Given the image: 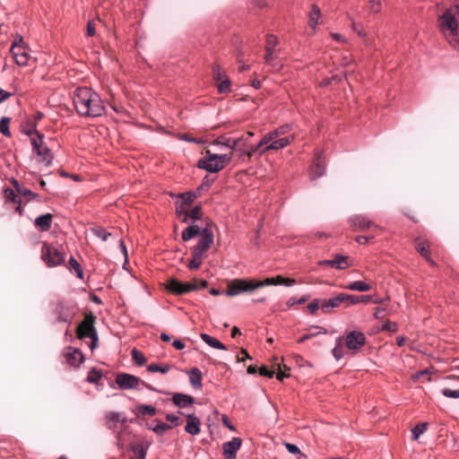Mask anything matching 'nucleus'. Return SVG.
Wrapping results in <instances>:
<instances>
[{"instance_id": "1", "label": "nucleus", "mask_w": 459, "mask_h": 459, "mask_svg": "<svg viewBox=\"0 0 459 459\" xmlns=\"http://www.w3.org/2000/svg\"><path fill=\"white\" fill-rule=\"evenodd\" d=\"M73 101L76 112L82 117H98L105 112L101 98L91 88H76L74 91Z\"/></svg>"}, {"instance_id": "2", "label": "nucleus", "mask_w": 459, "mask_h": 459, "mask_svg": "<svg viewBox=\"0 0 459 459\" xmlns=\"http://www.w3.org/2000/svg\"><path fill=\"white\" fill-rule=\"evenodd\" d=\"M438 24L449 45L459 52V6L447 8L439 17Z\"/></svg>"}, {"instance_id": "3", "label": "nucleus", "mask_w": 459, "mask_h": 459, "mask_svg": "<svg viewBox=\"0 0 459 459\" xmlns=\"http://www.w3.org/2000/svg\"><path fill=\"white\" fill-rule=\"evenodd\" d=\"M230 155L212 153L210 150H206L204 157L198 160L197 167L209 173H217L230 164Z\"/></svg>"}, {"instance_id": "4", "label": "nucleus", "mask_w": 459, "mask_h": 459, "mask_svg": "<svg viewBox=\"0 0 459 459\" xmlns=\"http://www.w3.org/2000/svg\"><path fill=\"white\" fill-rule=\"evenodd\" d=\"M208 285L206 280H202L199 284L182 282L177 279H170L168 281L167 289L175 294H185L192 290H197L199 289H204Z\"/></svg>"}, {"instance_id": "5", "label": "nucleus", "mask_w": 459, "mask_h": 459, "mask_svg": "<svg viewBox=\"0 0 459 459\" xmlns=\"http://www.w3.org/2000/svg\"><path fill=\"white\" fill-rule=\"evenodd\" d=\"M214 240V235L210 229L209 223L203 229L202 237L198 243L192 248V255L197 257H204L205 253L209 250Z\"/></svg>"}, {"instance_id": "6", "label": "nucleus", "mask_w": 459, "mask_h": 459, "mask_svg": "<svg viewBox=\"0 0 459 459\" xmlns=\"http://www.w3.org/2000/svg\"><path fill=\"white\" fill-rule=\"evenodd\" d=\"M41 258L48 267L60 265L65 261V256L59 249L52 245L44 243L41 248Z\"/></svg>"}, {"instance_id": "7", "label": "nucleus", "mask_w": 459, "mask_h": 459, "mask_svg": "<svg viewBox=\"0 0 459 459\" xmlns=\"http://www.w3.org/2000/svg\"><path fill=\"white\" fill-rule=\"evenodd\" d=\"M255 290V288L253 281L247 279H234L228 283L225 294L228 297H234L244 292H252Z\"/></svg>"}, {"instance_id": "8", "label": "nucleus", "mask_w": 459, "mask_h": 459, "mask_svg": "<svg viewBox=\"0 0 459 459\" xmlns=\"http://www.w3.org/2000/svg\"><path fill=\"white\" fill-rule=\"evenodd\" d=\"M75 314L76 309L74 306L63 301L58 302L54 310L55 321L70 325Z\"/></svg>"}, {"instance_id": "9", "label": "nucleus", "mask_w": 459, "mask_h": 459, "mask_svg": "<svg viewBox=\"0 0 459 459\" xmlns=\"http://www.w3.org/2000/svg\"><path fill=\"white\" fill-rule=\"evenodd\" d=\"M37 138L31 137L30 143L33 151L38 156L41 157V160L45 162L46 166H50L52 163V157L50 155L49 148L43 142V134L36 131Z\"/></svg>"}, {"instance_id": "10", "label": "nucleus", "mask_w": 459, "mask_h": 459, "mask_svg": "<svg viewBox=\"0 0 459 459\" xmlns=\"http://www.w3.org/2000/svg\"><path fill=\"white\" fill-rule=\"evenodd\" d=\"M290 129H291V126L289 124H286V125L281 126L277 127L276 129L267 133L266 134L264 135V137L259 141V143L257 144L252 146V149L250 150L251 152L255 153L257 151H259V149L263 145L267 144L269 142H271L272 140H273L274 138H276L281 134H285Z\"/></svg>"}, {"instance_id": "11", "label": "nucleus", "mask_w": 459, "mask_h": 459, "mask_svg": "<svg viewBox=\"0 0 459 459\" xmlns=\"http://www.w3.org/2000/svg\"><path fill=\"white\" fill-rule=\"evenodd\" d=\"M22 44H23V41H22V39L21 38L19 43L14 42L12 45V48L10 50L16 64L19 66L27 65L29 58H30V53L28 50L25 49V48Z\"/></svg>"}, {"instance_id": "12", "label": "nucleus", "mask_w": 459, "mask_h": 459, "mask_svg": "<svg viewBox=\"0 0 459 459\" xmlns=\"http://www.w3.org/2000/svg\"><path fill=\"white\" fill-rule=\"evenodd\" d=\"M365 343L366 335L360 331H351L345 337V344L352 351H358Z\"/></svg>"}, {"instance_id": "13", "label": "nucleus", "mask_w": 459, "mask_h": 459, "mask_svg": "<svg viewBox=\"0 0 459 459\" xmlns=\"http://www.w3.org/2000/svg\"><path fill=\"white\" fill-rule=\"evenodd\" d=\"M116 383L122 390L137 389L141 379L134 375L120 373L116 377Z\"/></svg>"}, {"instance_id": "14", "label": "nucleus", "mask_w": 459, "mask_h": 459, "mask_svg": "<svg viewBox=\"0 0 459 459\" xmlns=\"http://www.w3.org/2000/svg\"><path fill=\"white\" fill-rule=\"evenodd\" d=\"M177 213L178 215H184V218L182 219L183 222H188L189 220H192V222L195 223L196 221H199L202 218V206L199 204L191 210L186 211L185 208L183 209V205H179L177 207Z\"/></svg>"}, {"instance_id": "15", "label": "nucleus", "mask_w": 459, "mask_h": 459, "mask_svg": "<svg viewBox=\"0 0 459 459\" xmlns=\"http://www.w3.org/2000/svg\"><path fill=\"white\" fill-rule=\"evenodd\" d=\"M347 293H340L337 296L329 299L321 305V310L324 314H329L333 308L341 307L342 304L347 303Z\"/></svg>"}, {"instance_id": "16", "label": "nucleus", "mask_w": 459, "mask_h": 459, "mask_svg": "<svg viewBox=\"0 0 459 459\" xmlns=\"http://www.w3.org/2000/svg\"><path fill=\"white\" fill-rule=\"evenodd\" d=\"M325 172V161L323 157V152L320 151H316V160L310 169V178L316 179L322 177Z\"/></svg>"}, {"instance_id": "17", "label": "nucleus", "mask_w": 459, "mask_h": 459, "mask_svg": "<svg viewBox=\"0 0 459 459\" xmlns=\"http://www.w3.org/2000/svg\"><path fill=\"white\" fill-rule=\"evenodd\" d=\"M241 444L242 440L240 437H233L230 441L225 442L222 446L223 455L227 459H235Z\"/></svg>"}, {"instance_id": "18", "label": "nucleus", "mask_w": 459, "mask_h": 459, "mask_svg": "<svg viewBox=\"0 0 459 459\" xmlns=\"http://www.w3.org/2000/svg\"><path fill=\"white\" fill-rule=\"evenodd\" d=\"M350 222L352 226L356 227L359 230H365L367 229H377L378 226L363 215H354L350 218Z\"/></svg>"}, {"instance_id": "19", "label": "nucleus", "mask_w": 459, "mask_h": 459, "mask_svg": "<svg viewBox=\"0 0 459 459\" xmlns=\"http://www.w3.org/2000/svg\"><path fill=\"white\" fill-rule=\"evenodd\" d=\"M233 141H236L238 143V148H234V151L238 152L240 156L250 158L255 154V152L250 151L253 145L248 144V138L245 137V135L233 138Z\"/></svg>"}, {"instance_id": "20", "label": "nucleus", "mask_w": 459, "mask_h": 459, "mask_svg": "<svg viewBox=\"0 0 459 459\" xmlns=\"http://www.w3.org/2000/svg\"><path fill=\"white\" fill-rule=\"evenodd\" d=\"M201 421L200 419L194 413L186 415V425L185 426V431L190 435H198L201 431L200 429Z\"/></svg>"}, {"instance_id": "21", "label": "nucleus", "mask_w": 459, "mask_h": 459, "mask_svg": "<svg viewBox=\"0 0 459 459\" xmlns=\"http://www.w3.org/2000/svg\"><path fill=\"white\" fill-rule=\"evenodd\" d=\"M65 358L66 361L74 367L80 366L84 360L82 351L79 349H74L72 347H68Z\"/></svg>"}, {"instance_id": "22", "label": "nucleus", "mask_w": 459, "mask_h": 459, "mask_svg": "<svg viewBox=\"0 0 459 459\" xmlns=\"http://www.w3.org/2000/svg\"><path fill=\"white\" fill-rule=\"evenodd\" d=\"M172 402L178 408L184 409L192 406L195 403V398L189 394L176 393L172 397Z\"/></svg>"}, {"instance_id": "23", "label": "nucleus", "mask_w": 459, "mask_h": 459, "mask_svg": "<svg viewBox=\"0 0 459 459\" xmlns=\"http://www.w3.org/2000/svg\"><path fill=\"white\" fill-rule=\"evenodd\" d=\"M202 227L198 226L197 224L191 222L183 231L181 234V238L183 241H189L193 238L196 236L202 237L203 232Z\"/></svg>"}, {"instance_id": "24", "label": "nucleus", "mask_w": 459, "mask_h": 459, "mask_svg": "<svg viewBox=\"0 0 459 459\" xmlns=\"http://www.w3.org/2000/svg\"><path fill=\"white\" fill-rule=\"evenodd\" d=\"M293 139H294V137L290 136V137H283V138H280V139L274 140L270 144L265 146L260 152V153L263 154L265 152L270 151V150H281V149H283L286 146H288L292 142Z\"/></svg>"}, {"instance_id": "25", "label": "nucleus", "mask_w": 459, "mask_h": 459, "mask_svg": "<svg viewBox=\"0 0 459 459\" xmlns=\"http://www.w3.org/2000/svg\"><path fill=\"white\" fill-rule=\"evenodd\" d=\"M35 226L42 231H48L51 228L52 215L50 213L41 214L35 219Z\"/></svg>"}, {"instance_id": "26", "label": "nucleus", "mask_w": 459, "mask_h": 459, "mask_svg": "<svg viewBox=\"0 0 459 459\" xmlns=\"http://www.w3.org/2000/svg\"><path fill=\"white\" fill-rule=\"evenodd\" d=\"M189 376V382L195 389H200L203 386L202 384V372L197 368H193L187 371Z\"/></svg>"}, {"instance_id": "27", "label": "nucleus", "mask_w": 459, "mask_h": 459, "mask_svg": "<svg viewBox=\"0 0 459 459\" xmlns=\"http://www.w3.org/2000/svg\"><path fill=\"white\" fill-rule=\"evenodd\" d=\"M351 29L362 39L365 45L369 46L371 44V40L367 31L362 28V26L359 23L352 20Z\"/></svg>"}, {"instance_id": "28", "label": "nucleus", "mask_w": 459, "mask_h": 459, "mask_svg": "<svg viewBox=\"0 0 459 459\" xmlns=\"http://www.w3.org/2000/svg\"><path fill=\"white\" fill-rule=\"evenodd\" d=\"M213 145H221L226 148L234 151V148H238V143L236 141H233V138L227 137L226 135H221L217 137L213 142Z\"/></svg>"}, {"instance_id": "29", "label": "nucleus", "mask_w": 459, "mask_h": 459, "mask_svg": "<svg viewBox=\"0 0 459 459\" xmlns=\"http://www.w3.org/2000/svg\"><path fill=\"white\" fill-rule=\"evenodd\" d=\"M201 339L209 346L218 349V350H227L226 346L220 342L219 340L212 337L211 335L207 333H201L200 334Z\"/></svg>"}, {"instance_id": "30", "label": "nucleus", "mask_w": 459, "mask_h": 459, "mask_svg": "<svg viewBox=\"0 0 459 459\" xmlns=\"http://www.w3.org/2000/svg\"><path fill=\"white\" fill-rule=\"evenodd\" d=\"M349 257L347 255H342L340 254H336L333 257V268L338 270H344L350 267V264L348 262Z\"/></svg>"}, {"instance_id": "31", "label": "nucleus", "mask_w": 459, "mask_h": 459, "mask_svg": "<svg viewBox=\"0 0 459 459\" xmlns=\"http://www.w3.org/2000/svg\"><path fill=\"white\" fill-rule=\"evenodd\" d=\"M345 289H348L350 290H355V291H368L370 290L369 284L363 281H356L349 283Z\"/></svg>"}, {"instance_id": "32", "label": "nucleus", "mask_w": 459, "mask_h": 459, "mask_svg": "<svg viewBox=\"0 0 459 459\" xmlns=\"http://www.w3.org/2000/svg\"><path fill=\"white\" fill-rule=\"evenodd\" d=\"M198 196H200V195H198V192L196 190L195 192L188 191L181 193L178 195V197H180L183 200V203L180 205H183L184 209L185 205H190Z\"/></svg>"}, {"instance_id": "33", "label": "nucleus", "mask_w": 459, "mask_h": 459, "mask_svg": "<svg viewBox=\"0 0 459 459\" xmlns=\"http://www.w3.org/2000/svg\"><path fill=\"white\" fill-rule=\"evenodd\" d=\"M81 336H89V338L91 341V345H90V349L91 351H93L94 349H96L98 347L99 337H98V333L94 326L88 327V333H82V334L81 333Z\"/></svg>"}, {"instance_id": "34", "label": "nucleus", "mask_w": 459, "mask_h": 459, "mask_svg": "<svg viewBox=\"0 0 459 459\" xmlns=\"http://www.w3.org/2000/svg\"><path fill=\"white\" fill-rule=\"evenodd\" d=\"M136 414L138 416H145L151 415L153 416L156 414V408L152 405L149 404H139L136 406Z\"/></svg>"}, {"instance_id": "35", "label": "nucleus", "mask_w": 459, "mask_h": 459, "mask_svg": "<svg viewBox=\"0 0 459 459\" xmlns=\"http://www.w3.org/2000/svg\"><path fill=\"white\" fill-rule=\"evenodd\" d=\"M370 300H371V296H369V295L356 296V295L348 294V298H346L348 306L349 305H357L360 302L368 303Z\"/></svg>"}, {"instance_id": "36", "label": "nucleus", "mask_w": 459, "mask_h": 459, "mask_svg": "<svg viewBox=\"0 0 459 459\" xmlns=\"http://www.w3.org/2000/svg\"><path fill=\"white\" fill-rule=\"evenodd\" d=\"M170 369V366L168 363H164L161 365H158L155 363H152L147 366V370L149 372H160L161 374H167Z\"/></svg>"}, {"instance_id": "37", "label": "nucleus", "mask_w": 459, "mask_h": 459, "mask_svg": "<svg viewBox=\"0 0 459 459\" xmlns=\"http://www.w3.org/2000/svg\"><path fill=\"white\" fill-rule=\"evenodd\" d=\"M68 263L70 270L73 269L79 279H83V271L77 260L74 256H71Z\"/></svg>"}, {"instance_id": "38", "label": "nucleus", "mask_w": 459, "mask_h": 459, "mask_svg": "<svg viewBox=\"0 0 459 459\" xmlns=\"http://www.w3.org/2000/svg\"><path fill=\"white\" fill-rule=\"evenodd\" d=\"M155 434L163 435L167 430L172 429V425L158 421L154 427H149Z\"/></svg>"}, {"instance_id": "39", "label": "nucleus", "mask_w": 459, "mask_h": 459, "mask_svg": "<svg viewBox=\"0 0 459 459\" xmlns=\"http://www.w3.org/2000/svg\"><path fill=\"white\" fill-rule=\"evenodd\" d=\"M319 15H320L319 8L314 5L312 7V10H311L310 15H309V25L313 29H315L318 23Z\"/></svg>"}, {"instance_id": "40", "label": "nucleus", "mask_w": 459, "mask_h": 459, "mask_svg": "<svg viewBox=\"0 0 459 459\" xmlns=\"http://www.w3.org/2000/svg\"><path fill=\"white\" fill-rule=\"evenodd\" d=\"M91 232L95 237L100 238L102 241H106L108 238L111 235V233L107 231L106 229L101 227L92 228Z\"/></svg>"}, {"instance_id": "41", "label": "nucleus", "mask_w": 459, "mask_h": 459, "mask_svg": "<svg viewBox=\"0 0 459 459\" xmlns=\"http://www.w3.org/2000/svg\"><path fill=\"white\" fill-rule=\"evenodd\" d=\"M94 326L91 323H88L87 321H82L80 323L76 329V333L79 339L89 338V336H81V333H88V327Z\"/></svg>"}, {"instance_id": "42", "label": "nucleus", "mask_w": 459, "mask_h": 459, "mask_svg": "<svg viewBox=\"0 0 459 459\" xmlns=\"http://www.w3.org/2000/svg\"><path fill=\"white\" fill-rule=\"evenodd\" d=\"M9 125H10V118L7 117H3L0 120V132L6 137L11 136Z\"/></svg>"}, {"instance_id": "43", "label": "nucleus", "mask_w": 459, "mask_h": 459, "mask_svg": "<svg viewBox=\"0 0 459 459\" xmlns=\"http://www.w3.org/2000/svg\"><path fill=\"white\" fill-rule=\"evenodd\" d=\"M131 355H132V358L134 359V361L138 365V366H143L145 364L146 362V358L144 357V355L139 351L137 349H133L132 351H131Z\"/></svg>"}, {"instance_id": "44", "label": "nucleus", "mask_w": 459, "mask_h": 459, "mask_svg": "<svg viewBox=\"0 0 459 459\" xmlns=\"http://www.w3.org/2000/svg\"><path fill=\"white\" fill-rule=\"evenodd\" d=\"M417 250L424 258H426L431 264H435L434 261L429 257V251L428 245L425 242L420 243L417 246Z\"/></svg>"}, {"instance_id": "45", "label": "nucleus", "mask_w": 459, "mask_h": 459, "mask_svg": "<svg viewBox=\"0 0 459 459\" xmlns=\"http://www.w3.org/2000/svg\"><path fill=\"white\" fill-rule=\"evenodd\" d=\"M101 377H102V374L100 371H98L96 368H92L89 372V374L86 377V381L91 384H97L100 380Z\"/></svg>"}, {"instance_id": "46", "label": "nucleus", "mask_w": 459, "mask_h": 459, "mask_svg": "<svg viewBox=\"0 0 459 459\" xmlns=\"http://www.w3.org/2000/svg\"><path fill=\"white\" fill-rule=\"evenodd\" d=\"M427 429V423H420L411 429V438L417 440Z\"/></svg>"}, {"instance_id": "47", "label": "nucleus", "mask_w": 459, "mask_h": 459, "mask_svg": "<svg viewBox=\"0 0 459 459\" xmlns=\"http://www.w3.org/2000/svg\"><path fill=\"white\" fill-rule=\"evenodd\" d=\"M218 91L220 93H228L230 91V81L227 77L219 82Z\"/></svg>"}, {"instance_id": "48", "label": "nucleus", "mask_w": 459, "mask_h": 459, "mask_svg": "<svg viewBox=\"0 0 459 459\" xmlns=\"http://www.w3.org/2000/svg\"><path fill=\"white\" fill-rule=\"evenodd\" d=\"M107 420L109 422H114V423L125 422L126 421V419L124 417H122L121 413L115 412V411L108 413L107 415Z\"/></svg>"}, {"instance_id": "49", "label": "nucleus", "mask_w": 459, "mask_h": 459, "mask_svg": "<svg viewBox=\"0 0 459 459\" xmlns=\"http://www.w3.org/2000/svg\"><path fill=\"white\" fill-rule=\"evenodd\" d=\"M192 256L193 257L189 261L187 266L191 270H196V269H198L201 266L203 258L202 257H197L195 255H192Z\"/></svg>"}, {"instance_id": "50", "label": "nucleus", "mask_w": 459, "mask_h": 459, "mask_svg": "<svg viewBox=\"0 0 459 459\" xmlns=\"http://www.w3.org/2000/svg\"><path fill=\"white\" fill-rule=\"evenodd\" d=\"M4 197L7 201H11L13 203H19V204L21 203V200L18 198L15 192L11 188H6L4 190Z\"/></svg>"}, {"instance_id": "51", "label": "nucleus", "mask_w": 459, "mask_h": 459, "mask_svg": "<svg viewBox=\"0 0 459 459\" xmlns=\"http://www.w3.org/2000/svg\"><path fill=\"white\" fill-rule=\"evenodd\" d=\"M266 50V55H265V62L266 64L272 65V66H274L275 64V60H276V55H275V52L276 50H272V49H265Z\"/></svg>"}, {"instance_id": "52", "label": "nucleus", "mask_w": 459, "mask_h": 459, "mask_svg": "<svg viewBox=\"0 0 459 459\" xmlns=\"http://www.w3.org/2000/svg\"><path fill=\"white\" fill-rule=\"evenodd\" d=\"M278 44V40L276 37L273 35H268L266 38V48L265 49H272L276 50V46Z\"/></svg>"}, {"instance_id": "53", "label": "nucleus", "mask_w": 459, "mask_h": 459, "mask_svg": "<svg viewBox=\"0 0 459 459\" xmlns=\"http://www.w3.org/2000/svg\"><path fill=\"white\" fill-rule=\"evenodd\" d=\"M254 283L255 290L265 286L274 285V278H266L264 281H254Z\"/></svg>"}, {"instance_id": "54", "label": "nucleus", "mask_w": 459, "mask_h": 459, "mask_svg": "<svg viewBox=\"0 0 459 459\" xmlns=\"http://www.w3.org/2000/svg\"><path fill=\"white\" fill-rule=\"evenodd\" d=\"M341 341H342V337H339L337 339L336 346L332 351V353H333V357L336 359V360H340L342 358V349L340 347Z\"/></svg>"}, {"instance_id": "55", "label": "nucleus", "mask_w": 459, "mask_h": 459, "mask_svg": "<svg viewBox=\"0 0 459 459\" xmlns=\"http://www.w3.org/2000/svg\"><path fill=\"white\" fill-rule=\"evenodd\" d=\"M442 394L448 398L457 399L459 398V390H452L449 388H444L441 391Z\"/></svg>"}, {"instance_id": "56", "label": "nucleus", "mask_w": 459, "mask_h": 459, "mask_svg": "<svg viewBox=\"0 0 459 459\" xmlns=\"http://www.w3.org/2000/svg\"><path fill=\"white\" fill-rule=\"evenodd\" d=\"M17 192L21 195H22L24 197H28L29 199H32V198L36 197L35 193H33L31 190L25 188V187H17Z\"/></svg>"}, {"instance_id": "57", "label": "nucleus", "mask_w": 459, "mask_h": 459, "mask_svg": "<svg viewBox=\"0 0 459 459\" xmlns=\"http://www.w3.org/2000/svg\"><path fill=\"white\" fill-rule=\"evenodd\" d=\"M319 307L321 308V306H320L319 299H315L307 307V308L310 314H315L319 309Z\"/></svg>"}, {"instance_id": "58", "label": "nucleus", "mask_w": 459, "mask_h": 459, "mask_svg": "<svg viewBox=\"0 0 459 459\" xmlns=\"http://www.w3.org/2000/svg\"><path fill=\"white\" fill-rule=\"evenodd\" d=\"M212 183L213 179H209L207 177H205L203 180L202 185L196 189L198 195H201L202 190H207L212 186Z\"/></svg>"}, {"instance_id": "59", "label": "nucleus", "mask_w": 459, "mask_h": 459, "mask_svg": "<svg viewBox=\"0 0 459 459\" xmlns=\"http://www.w3.org/2000/svg\"><path fill=\"white\" fill-rule=\"evenodd\" d=\"M213 78L216 82L223 80L226 76L222 74L218 65H214L212 68Z\"/></svg>"}, {"instance_id": "60", "label": "nucleus", "mask_w": 459, "mask_h": 459, "mask_svg": "<svg viewBox=\"0 0 459 459\" xmlns=\"http://www.w3.org/2000/svg\"><path fill=\"white\" fill-rule=\"evenodd\" d=\"M307 300V297H306V296H303V297H301V298H300V299H296L295 298H290V299H289V300L287 301V305H288V307H292V306H294L295 304L302 305V304H304Z\"/></svg>"}, {"instance_id": "61", "label": "nucleus", "mask_w": 459, "mask_h": 459, "mask_svg": "<svg viewBox=\"0 0 459 459\" xmlns=\"http://www.w3.org/2000/svg\"><path fill=\"white\" fill-rule=\"evenodd\" d=\"M370 10L373 13H378L381 8L380 0H368Z\"/></svg>"}, {"instance_id": "62", "label": "nucleus", "mask_w": 459, "mask_h": 459, "mask_svg": "<svg viewBox=\"0 0 459 459\" xmlns=\"http://www.w3.org/2000/svg\"><path fill=\"white\" fill-rule=\"evenodd\" d=\"M285 447L287 451L291 455H299L300 454V449L298 447V446L290 443H285Z\"/></svg>"}, {"instance_id": "63", "label": "nucleus", "mask_w": 459, "mask_h": 459, "mask_svg": "<svg viewBox=\"0 0 459 459\" xmlns=\"http://www.w3.org/2000/svg\"><path fill=\"white\" fill-rule=\"evenodd\" d=\"M382 329L388 332H396L398 326L396 323L388 321L383 325Z\"/></svg>"}, {"instance_id": "64", "label": "nucleus", "mask_w": 459, "mask_h": 459, "mask_svg": "<svg viewBox=\"0 0 459 459\" xmlns=\"http://www.w3.org/2000/svg\"><path fill=\"white\" fill-rule=\"evenodd\" d=\"M259 374L261 376L272 378L274 376L275 372L274 370L268 369L266 367L263 366L262 368H259Z\"/></svg>"}]
</instances>
